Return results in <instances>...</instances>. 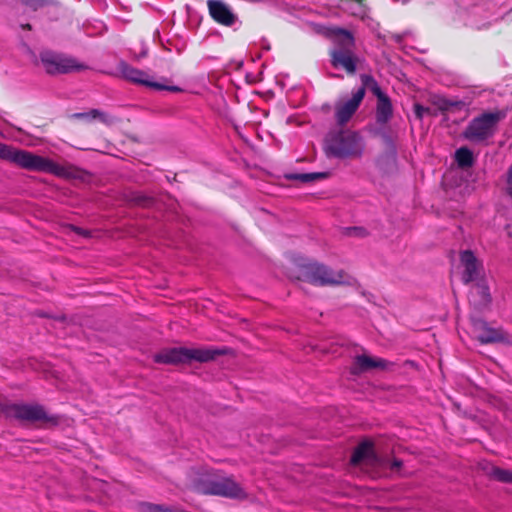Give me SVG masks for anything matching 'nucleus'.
Listing matches in <instances>:
<instances>
[{"label": "nucleus", "mask_w": 512, "mask_h": 512, "mask_svg": "<svg viewBox=\"0 0 512 512\" xmlns=\"http://www.w3.org/2000/svg\"><path fill=\"white\" fill-rule=\"evenodd\" d=\"M0 159L30 171L50 173L65 179L85 181L90 174L74 165H60L43 156L0 143Z\"/></svg>", "instance_id": "f257e3e1"}, {"label": "nucleus", "mask_w": 512, "mask_h": 512, "mask_svg": "<svg viewBox=\"0 0 512 512\" xmlns=\"http://www.w3.org/2000/svg\"><path fill=\"white\" fill-rule=\"evenodd\" d=\"M323 149L328 158L355 159L362 157L365 141L356 131L340 130L326 136Z\"/></svg>", "instance_id": "f03ea898"}, {"label": "nucleus", "mask_w": 512, "mask_h": 512, "mask_svg": "<svg viewBox=\"0 0 512 512\" xmlns=\"http://www.w3.org/2000/svg\"><path fill=\"white\" fill-rule=\"evenodd\" d=\"M194 489L202 494L217 495L242 500L247 497L245 490L231 477L205 472L194 479Z\"/></svg>", "instance_id": "7ed1b4c3"}, {"label": "nucleus", "mask_w": 512, "mask_h": 512, "mask_svg": "<svg viewBox=\"0 0 512 512\" xmlns=\"http://www.w3.org/2000/svg\"><path fill=\"white\" fill-rule=\"evenodd\" d=\"M333 43L330 50L331 64L336 69H343L349 75L355 74L358 56L354 53L355 38L353 34H327Z\"/></svg>", "instance_id": "20e7f679"}, {"label": "nucleus", "mask_w": 512, "mask_h": 512, "mask_svg": "<svg viewBox=\"0 0 512 512\" xmlns=\"http://www.w3.org/2000/svg\"><path fill=\"white\" fill-rule=\"evenodd\" d=\"M8 418L15 419L23 424H39L42 427H52L59 424L57 415H50L40 404L12 403L4 408Z\"/></svg>", "instance_id": "39448f33"}, {"label": "nucleus", "mask_w": 512, "mask_h": 512, "mask_svg": "<svg viewBox=\"0 0 512 512\" xmlns=\"http://www.w3.org/2000/svg\"><path fill=\"white\" fill-rule=\"evenodd\" d=\"M225 353L226 350L216 348L175 347L162 350V363L180 364L190 363L192 361L204 363L214 360L218 355H223Z\"/></svg>", "instance_id": "423d86ee"}, {"label": "nucleus", "mask_w": 512, "mask_h": 512, "mask_svg": "<svg viewBox=\"0 0 512 512\" xmlns=\"http://www.w3.org/2000/svg\"><path fill=\"white\" fill-rule=\"evenodd\" d=\"M299 278L314 285H338L349 283L342 271H333L319 263H308L300 268Z\"/></svg>", "instance_id": "0eeeda50"}, {"label": "nucleus", "mask_w": 512, "mask_h": 512, "mask_svg": "<svg viewBox=\"0 0 512 512\" xmlns=\"http://www.w3.org/2000/svg\"><path fill=\"white\" fill-rule=\"evenodd\" d=\"M39 57L45 71L50 75L68 74L87 69L86 65L78 63L76 59L52 50L41 51Z\"/></svg>", "instance_id": "6e6552de"}, {"label": "nucleus", "mask_w": 512, "mask_h": 512, "mask_svg": "<svg viewBox=\"0 0 512 512\" xmlns=\"http://www.w3.org/2000/svg\"><path fill=\"white\" fill-rule=\"evenodd\" d=\"M500 120L498 113H484L474 118L463 132L465 139L480 143L492 137Z\"/></svg>", "instance_id": "1a4fd4ad"}, {"label": "nucleus", "mask_w": 512, "mask_h": 512, "mask_svg": "<svg viewBox=\"0 0 512 512\" xmlns=\"http://www.w3.org/2000/svg\"><path fill=\"white\" fill-rule=\"evenodd\" d=\"M364 96V88H358L349 99L338 102L335 105V119L340 126L345 125L351 119L363 101Z\"/></svg>", "instance_id": "9d476101"}, {"label": "nucleus", "mask_w": 512, "mask_h": 512, "mask_svg": "<svg viewBox=\"0 0 512 512\" xmlns=\"http://www.w3.org/2000/svg\"><path fill=\"white\" fill-rule=\"evenodd\" d=\"M473 333L482 344L505 342L508 340L507 334L502 329H496L488 326V324L477 318L471 319Z\"/></svg>", "instance_id": "9b49d317"}, {"label": "nucleus", "mask_w": 512, "mask_h": 512, "mask_svg": "<svg viewBox=\"0 0 512 512\" xmlns=\"http://www.w3.org/2000/svg\"><path fill=\"white\" fill-rule=\"evenodd\" d=\"M117 69L119 75L127 81L160 90V82L148 80V75L144 71L134 68L124 61L118 64Z\"/></svg>", "instance_id": "f8f14e48"}, {"label": "nucleus", "mask_w": 512, "mask_h": 512, "mask_svg": "<svg viewBox=\"0 0 512 512\" xmlns=\"http://www.w3.org/2000/svg\"><path fill=\"white\" fill-rule=\"evenodd\" d=\"M207 6L211 18L224 26H231L236 21V16L230 8L220 0H208Z\"/></svg>", "instance_id": "ddd939ff"}, {"label": "nucleus", "mask_w": 512, "mask_h": 512, "mask_svg": "<svg viewBox=\"0 0 512 512\" xmlns=\"http://www.w3.org/2000/svg\"><path fill=\"white\" fill-rule=\"evenodd\" d=\"M351 462L353 464L366 462L371 465H381L380 459L374 453L373 447L369 442H363L355 449Z\"/></svg>", "instance_id": "4468645a"}, {"label": "nucleus", "mask_w": 512, "mask_h": 512, "mask_svg": "<svg viewBox=\"0 0 512 512\" xmlns=\"http://www.w3.org/2000/svg\"><path fill=\"white\" fill-rule=\"evenodd\" d=\"M386 367L387 361L383 359L372 358L367 355H359L355 358L351 371L353 374H358L374 368L385 369Z\"/></svg>", "instance_id": "2eb2a0df"}, {"label": "nucleus", "mask_w": 512, "mask_h": 512, "mask_svg": "<svg viewBox=\"0 0 512 512\" xmlns=\"http://www.w3.org/2000/svg\"><path fill=\"white\" fill-rule=\"evenodd\" d=\"M460 260L465 268L463 274L464 281L471 282L475 280L479 272V263L474 253L470 250H465L461 253Z\"/></svg>", "instance_id": "dca6fc26"}, {"label": "nucleus", "mask_w": 512, "mask_h": 512, "mask_svg": "<svg viewBox=\"0 0 512 512\" xmlns=\"http://www.w3.org/2000/svg\"><path fill=\"white\" fill-rule=\"evenodd\" d=\"M393 107L389 97L386 95L384 97L377 99L376 105V121L380 125H385L392 117Z\"/></svg>", "instance_id": "f3484780"}, {"label": "nucleus", "mask_w": 512, "mask_h": 512, "mask_svg": "<svg viewBox=\"0 0 512 512\" xmlns=\"http://www.w3.org/2000/svg\"><path fill=\"white\" fill-rule=\"evenodd\" d=\"M455 161L460 168H469L474 164L473 152L467 147H460L455 152Z\"/></svg>", "instance_id": "a211bd4d"}, {"label": "nucleus", "mask_w": 512, "mask_h": 512, "mask_svg": "<svg viewBox=\"0 0 512 512\" xmlns=\"http://www.w3.org/2000/svg\"><path fill=\"white\" fill-rule=\"evenodd\" d=\"M360 78L363 84L361 88H364V90L366 88L369 89L376 96L377 99L386 96V94L381 90V87L379 86V84L377 83L373 76L368 74H362Z\"/></svg>", "instance_id": "6ab92c4d"}, {"label": "nucleus", "mask_w": 512, "mask_h": 512, "mask_svg": "<svg viewBox=\"0 0 512 512\" xmlns=\"http://www.w3.org/2000/svg\"><path fill=\"white\" fill-rule=\"evenodd\" d=\"M360 78L363 84L361 88H364V90L366 88L369 89L376 96L377 99L386 96V94L381 90V87L379 86V84L377 83L373 76L368 74H362Z\"/></svg>", "instance_id": "aec40b11"}, {"label": "nucleus", "mask_w": 512, "mask_h": 512, "mask_svg": "<svg viewBox=\"0 0 512 512\" xmlns=\"http://www.w3.org/2000/svg\"><path fill=\"white\" fill-rule=\"evenodd\" d=\"M476 297H479V305L487 306L490 301V293L488 287L484 285H477L473 288L470 295V301L476 303Z\"/></svg>", "instance_id": "412c9836"}, {"label": "nucleus", "mask_w": 512, "mask_h": 512, "mask_svg": "<svg viewBox=\"0 0 512 512\" xmlns=\"http://www.w3.org/2000/svg\"><path fill=\"white\" fill-rule=\"evenodd\" d=\"M73 119L92 120L98 118L103 123H109L107 115L97 109H91L88 112L74 113L71 115Z\"/></svg>", "instance_id": "4be33fe9"}, {"label": "nucleus", "mask_w": 512, "mask_h": 512, "mask_svg": "<svg viewBox=\"0 0 512 512\" xmlns=\"http://www.w3.org/2000/svg\"><path fill=\"white\" fill-rule=\"evenodd\" d=\"M23 5L32 9L33 11H37L39 9H43L50 6H56L58 4L57 0H19Z\"/></svg>", "instance_id": "5701e85b"}, {"label": "nucleus", "mask_w": 512, "mask_h": 512, "mask_svg": "<svg viewBox=\"0 0 512 512\" xmlns=\"http://www.w3.org/2000/svg\"><path fill=\"white\" fill-rule=\"evenodd\" d=\"M491 475L498 481L504 483H512V470H505L494 467L491 471Z\"/></svg>", "instance_id": "b1692460"}, {"label": "nucleus", "mask_w": 512, "mask_h": 512, "mask_svg": "<svg viewBox=\"0 0 512 512\" xmlns=\"http://www.w3.org/2000/svg\"><path fill=\"white\" fill-rule=\"evenodd\" d=\"M327 172H318V173H301L294 176L295 179L300 180L301 182L308 183L313 182L318 179H324L328 177Z\"/></svg>", "instance_id": "393cba45"}, {"label": "nucleus", "mask_w": 512, "mask_h": 512, "mask_svg": "<svg viewBox=\"0 0 512 512\" xmlns=\"http://www.w3.org/2000/svg\"><path fill=\"white\" fill-rule=\"evenodd\" d=\"M131 201L135 203L136 205L143 206V207H150L152 206L156 200L150 196H146L140 193H135L131 197Z\"/></svg>", "instance_id": "a878e982"}, {"label": "nucleus", "mask_w": 512, "mask_h": 512, "mask_svg": "<svg viewBox=\"0 0 512 512\" xmlns=\"http://www.w3.org/2000/svg\"><path fill=\"white\" fill-rule=\"evenodd\" d=\"M505 192L510 198H512V164L506 172Z\"/></svg>", "instance_id": "bb28decb"}, {"label": "nucleus", "mask_w": 512, "mask_h": 512, "mask_svg": "<svg viewBox=\"0 0 512 512\" xmlns=\"http://www.w3.org/2000/svg\"><path fill=\"white\" fill-rule=\"evenodd\" d=\"M139 509H140V512H160V505L141 503L139 505Z\"/></svg>", "instance_id": "cd10ccee"}, {"label": "nucleus", "mask_w": 512, "mask_h": 512, "mask_svg": "<svg viewBox=\"0 0 512 512\" xmlns=\"http://www.w3.org/2000/svg\"><path fill=\"white\" fill-rule=\"evenodd\" d=\"M69 229L73 232H75L76 234L80 235V236H83L85 238H89L91 237V232L89 230H85L81 227H78V226H75V225H69Z\"/></svg>", "instance_id": "c85d7f7f"}, {"label": "nucleus", "mask_w": 512, "mask_h": 512, "mask_svg": "<svg viewBox=\"0 0 512 512\" xmlns=\"http://www.w3.org/2000/svg\"><path fill=\"white\" fill-rule=\"evenodd\" d=\"M170 91V92H180L182 91V89L178 86H170V85H166L164 83H162V91Z\"/></svg>", "instance_id": "c756f323"}, {"label": "nucleus", "mask_w": 512, "mask_h": 512, "mask_svg": "<svg viewBox=\"0 0 512 512\" xmlns=\"http://www.w3.org/2000/svg\"><path fill=\"white\" fill-rule=\"evenodd\" d=\"M317 32H335V33H338V32H348L346 29H343V28H340V27H331V28H326L325 30H318Z\"/></svg>", "instance_id": "7c9ffc66"}, {"label": "nucleus", "mask_w": 512, "mask_h": 512, "mask_svg": "<svg viewBox=\"0 0 512 512\" xmlns=\"http://www.w3.org/2000/svg\"><path fill=\"white\" fill-rule=\"evenodd\" d=\"M402 465V462L400 460H394L392 463V468H399Z\"/></svg>", "instance_id": "2f4dec72"}, {"label": "nucleus", "mask_w": 512, "mask_h": 512, "mask_svg": "<svg viewBox=\"0 0 512 512\" xmlns=\"http://www.w3.org/2000/svg\"><path fill=\"white\" fill-rule=\"evenodd\" d=\"M421 111H422V107L417 105L416 106V113H417L418 117H422Z\"/></svg>", "instance_id": "473e14b6"}, {"label": "nucleus", "mask_w": 512, "mask_h": 512, "mask_svg": "<svg viewBox=\"0 0 512 512\" xmlns=\"http://www.w3.org/2000/svg\"><path fill=\"white\" fill-rule=\"evenodd\" d=\"M153 358L156 363H160V353H156Z\"/></svg>", "instance_id": "72a5a7b5"}, {"label": "nucleus", "mask_w": 512, "mask_h": 512, "mask_svg": "<svg viewBox=\"0 0 512 512\" xmlns=\"http://www.w3.org/2000/svg\"><path fill=\"white\" fill-rule=\"evenodd\" d=\"M23 28L24 29H31V26H30V24H26V25L23 26Z\"/></svg>", "instance_id": "f704fd0d"}]
</instances>
